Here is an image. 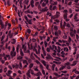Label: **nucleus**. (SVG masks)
<instances>
[{
  "mask_svg": "<svg viewBox=\"0 0 79 79\" xmlns=\"http://www.w3.org/2000/svg\"><path fill=\"white\" fill-rule=\"evenodd\" d=\"M58 34H59V35H61V31L60 30H59L58 31H56L54 33V35L57 37H58V36H59Z\"/></svg>",
  "mask_w": 79,
  "mask_h": 79,
  "instance_id": "obj_6",
  "label": "nucleus"
},
{
  "mask_svg": "<svg viewBox=\"0 0 79 79\" xmlns=\"http://www.w3.org/2000/svg\"><path fill=\"white\" fill-rule=\"evenodd\" d=\"M34 0H32L31 2V4H34Z\"/></svg>",
  "mask_w": 79,
  "mask_h": 79,
  "instance_id": "obj_60",
  "label": "nucleus"
},
{
  "mask_svg": "<svg viewBox=\"0 0 79 79\" xmlns=\"http://www.w3.org/2000/svg\"><path fill=\"white\" fill-rule=\"evenodd\" d=\"M23 64H26L27 65H28L29 64H28V62H27V61L26 60H23Z\"/></svg>",
  "mask_w": 79,
  "mask_h": 79,
  "instance_id": "obj_15",
  "label": "nucleus"
},
{
  "mask_svg": "<svg viewBox=\"0 0 79 79\" xmlns=\"http://www.w3.org/2000/svg\"><path fill=\"white\" fill-rule=\"evenodd\" d=\"M32 42H36V39L35 38H33L32 39Z\"/></svg>",
  "mask_w": 79,
  "mask_h": 79,
  "instance_id": "obj_59",
  "label": "nucleus"
},
{
  "mask_svg": "<svg viewBox=\"0 0 79 79\" xmlns=\"http://www.w3.org/2000/svg\"><path fill=\"white\" fill-rule=\"evenodd\" d=\"M55 45H52V47L51 45L49 46V48H50V49H51V50H54V48H55Z\"/></svg>",
  "mask_w": 79,
  "mask_h": 79,
  "instance_id": "obj_23",
  "label": "nucleus"
},
{
  "mask_svg": "<svg viewBox=\"0 0 79 79\" xmlns=\"http://www.w3.org/2000/svg\"><path fill=\"white\" fill-rule=\"evenodd\" d=\"M38 8L39 10H40V11L41 12H44L45 11H47L48 10L47 9L48 7H45L44 8H43L42 9L41 6L40 4L39 5Z\"/></svg>",
  "mask_w": 79,
  "mask_h": 79,
  "instance_id": "obj_2",
  "label": "nucleus"
},
{
  "mask_svg": "<svg viewBox=\"0 0 79 79\" xmlns=\"http://www.w3.org/2000/svg\"><path fill=\"white\" fill-rule=\"evenodd\" d=\"M19 26L20 28V30L21 31V30H22V27H21V25L19 24Z\"/></svg>",
  "mask_w": 79,
  "mask_h": 79,
  "instance_id": "obj_56",
  "label": "nucleus"
},
{
  "mask_svg": "<svg viewBox=\"0 0 79 79\" xmlns=\"http://www.w3.org/2000/svg\"><path fill=\"white\" fill-rule=\"evenodd\" d=\"M48 57H47V59H51L52 58V57H51V56L50 54H49L48 55Z\"/></svg>",
  "mask_w": 79,
  "mask_h": 79,
  "instance_id": "obj_37",
  "label": "nucleus"
},
{
  "mask_svg": "<svg viewBox=\"0 0 79 79\" xmlns=\"http://www.w3.org/2000/svg\"><path fill=\"white\" fill-rule=\"evenodd\" d=\"M65 26L66 27H71V25H70L69 23H66L65 27Z\"/></svg>",
  "mask_w": 79,
  "mask_h": 79,
  "instance_id": "obj_26",
  "label": "nucleus"
},
{
  "mask_svg": "<svg viewBox=\"0 0 79 79\" xmlns=\"http://www.w3.org/2000/svg\"><path fill=\"white\" fill-rule=\"evenodd\" d=\"M34 66V63H31L30 65H29V68L30 69H29V70L27 71V73H26L27 75V76L29 77L30 78H31V76L30 73H31V74L32 75H35V74L34 73V71L32 69H32V67H33V66Z\"/></svg>",
  "mask_w": 79,
  "mask_h": 79,
  "instance_id": "obj_1",
  "label": "nucleus"
},
{
  "mask_svg": "<svg viewBox=\"0 0 79 79\" xmlns=\"http://www.w3.org/2000/svg\"><path fill=\"white\" fill-rule=\"evenodd\" d=\"M40 68L42 70L43 69V68H44V67H43V65H42V64H40Z\"/></svg>",
  "mask_w": 79,
  "mask_h": 79,
  "instance_id": "obj_32",
  "label": "nucleus"
},
{
  "mask_svg": "<svg viewBox=\"0 0 79 79\" xmlns=\"http://www.w3.org/2000/svg\"><path fill=\"white\" fill-rule=\"evenodd\" d=\"M53 6L52 5H50L49 7V10L51 11L53 10Z\"/></svg>",
  "mask_w": 79,
  "mask_h": 79,
  "instance_id": "obj_38",
  "label": "nucleus"
},
{
  "mask_svg": "<svg viewBox=\"0 0 79 79\" xmlns=\"http://www.w3.org/2000/svg\"><path fill=\"white\" fill-rule=\"evenodd\" d=\"M18 16L20 18H21V15H20V12H19V10H18Z\"/></svg>",
  "mask_w": 79,
  "mask_h": 79,
  "instance_id": "obj_49",
  "label": "nucleus"
},
{
  "mask_svg": "<svg viewBox=\"0 0 79 79\" xmlns=\"http://www.w3.org/2000/svg\"><path fill=\"white\" fill-rule=\"evenodd\" d=\"M42 73L40 72H39L36 74V76H38V77H40V76H42Z\"/></svg>",
  "mask_w": 79,
  "mask_h": 79,
  "instance_id": "obj_17",
  "label": "nucleus"
},
{
  "mask_svg": "<svg viewBox=\"0 0 79 79\" xmlns=\"http://www.w3.org/2000/svg\"><path fill=\"white\" fill-rule=\"evenodd\" d=\"M67 18L68 16H66V15H65L64 16V19H65V21L66 22H68V21H69V19H67Z\"/></svg>",
  "mask_w": 79,
  "mask_h": 79,
  "instance_id": "obj_13",
  "label": "nucleus"
},
{
  "mask_svg": "<svg viewBox=\"0 0 79 79\" xmlns=\"http://www.w3.org/2000/svg\"><path fill=\"white\" fill-rule=\"evenodd\" d=\"M27 22H28L29 24H32V21H31V20H29L28 21H27Z\"/></svg>",
  "mask_w": 79,
  "mask_h": 79,
  "instance_id": "obj_41",
  "label": "nucleus"
},
{
  "mask_svg": "<svg viewBox=\"0 0 79 79\" xmlns=\"http://www.w3.org/2000/svg\"><path fill=\"white\" fill-rule=\"evenodd\" d=\"M7 73L8 74H11V73H12V71H11V70H8L7 71Z\"/></svg>",
  "mask_w": 79,
  "mask_h": 79,
  "instance_id": "obj_45",
  "label": "nucleus"
},
{
  "mask_svg": "<svg viewBox=\"0 0 79 79\" xmlns=\"http://www.w3.org/2000/svg\"><path fill=\"white\" fill-rule=\"evenodd\" d=\"M39 2H36L35 3V5L36 6H38V5H39Z\"/></svg>",
  "mask_w": 79,
  "mask_h": 79,
  "instance_id": "obj_40",
  "label": "nucleus"
},
{
  "mask_svg": "<svg viewBox=\"0 0 79 79\" xmlns=\"http://www.w3.org/2000/svg\"><path fill=\"white\" fill-rule=\"evenodd\" d=\"M47 15H49L50 16H52V14L50 12H47Z\"/></svg>",
  "mask_w": 79,
  "mask_h": 79,
  "instance_id": "obj_35",
  "label": "nucleus"
},
{
  "mask_svg": "<svg viewBox=\"0 0 79 79\" xmlns=\"http://www.w3.org/2000/svg\"><path fill=\"white\" fill-rule=\"evenodd\" d=\"M5 35H3L1 39V42H2L3 40H4V39H5Z\"/></svg>",
  "mask_w": 79,
  "mask_h": 79,
  "instance_id": "obj_24",
  "label": "nucleus"
},
{
  "mask_svg": "<svg viewBox=\"0 0 79 79\" xmlns=\"http://www.w3.org/2000/svg\"><path fill=\"white\" fill-rule=\"evenodd\" d=\"M30 58L32 60H35V58L34 56H33V53H31L30 55Z\"/></svg>",
  "mask_w": 79,
  "mask_h": 79,
  "instance_id": "obj_10",
  "label": "nucleus"
},
{
  "mask_svg": "<svg viewBox=\"0 0 79 79\" xmlns=\"http://www.w3.org/2000/svg\"><path fill=\"white\" fill-rule=\"evenodd\" d=\"M78 62L79 61L77 60L74 61V63L72 64V66H75V65H76V63H78Z\"/></svg>",
  "mask_w": 79,
  "mask_h": 79,
  "instance_id": "obj_19",
  "label": "nucleus"
},
{
  "mask_svg": "<svg viewBox=\"0 0 79 79\" xmlns=\"http://www.w3.org/2000/svg\"><path fill=\"white\" fill-rule=\"evenodd\" d=\"M69 11L70 14H71V13H73V10H72V9H71V8H69Z\"/></svg>",
  "mask_w": 79,
  "mask_h": 79,
  "instance_id": "obj_30",
  "label": "nucleus"
},
{
  "mask_svg": "<svg viewBox=\"0 0 79 79\" xmlns=\"http://www.w3.org/2000/svg\"><path fill=\"white\" fill-rule=\"evenodd\" d=\"M46 68L47 69H48V68H49V65L48 64H47V65H46Z\"/></svg>",
  "mask_w": 79,
  "mask_h": 79,
  "instance_id": "obj_61",
  "label": "nucleus"
},
{
  "mask_svg": "<svg viewBox=\"0 0 79 79\" xmlns=\"http://www.w3.org/2000/svg\"><path fill=\"white\" fill-rule=\"evenodd\" d=\"M66 24V22H64L63 25V21L62 20H61L60 22V28H62V29H65Z\"/></svg>",
  "mask_w": 79,
  "mask_h": 79,
  "instance_id": "obj_5",
  "label": "nucleus"
},
{
  "mask_svg": "<svg viewBox=\"0 0 79 79\" xmlns=\"http://www.w3.org/2000/svg\"><path fill=\"white\" fill-rule=\"evenodd\" d=\"M8 67L10 69H11V70H12V69H13V68H12V67H11V66L10 65H9L8 66Z\"/></svg>",
  "mask_w": 79,
  "mask_h": 79,
  "instance_id": "obj_55",
  "label": "nucleus"
},
{
  "mask_svg": "<svg viewBox=\"0 0 79 79\" xmlns=\"http://www.w3.org/2000/svg\"><path fill=\"white\" fill-rule=\"evenodd\" d=\"M70 35L72 37H75V34L73 32L71 31L70 32Z\"/></svg>",
  "mask_w": 79,
  "mask_h": 79,
  "instance_id": "obj_11",
  "label": "nucleus"
},
{
  "mask_svg": "<svg viewBox=\"0 0 79 79\" xmlns=\"http://www.w3.org/2000/svg\"><path fill=\"white\" fill-rule=\"evenodd\" d=\"M29 63H31L32 62V60L31 59H30L28 60Z\"/></svg>",
  "mask_w": 79,
  "mask_h": 79,
  "instance_id": "obj_53",
  "label": "nucleus"
},
{
  "mask_svg": "<svg viewBox=\"0 0 79 79\" xmlns=\"http://www.w3.org/2000/svg\"><path fill=\"white\" fill-rule=\"evenodd\" d=\"M34 56H35V58H38L39 61H40V59L39 57H38V56H37V55H36L34 53Z\"/></svg>",
  "mask_w": 79,
  "mask_h": 79,
  "instance_id": "obj_25",
  "label": "nucleus"
},
{
  "mask_svg": "<svg viewBox=\"0 0 79 79\" xmlns=\"http://www.w3.org/2000/svg\"><path fill=\"white\" fill-rule=\"evenodd\" d=\"M11 42L12 44H16V39H12Z\"/></svg>",
  "mask_w": 79,
  "mask_h": 79,
  "instance_id": "obj_14",
  "label": "nucleus"
},
{
  "mask_svg": "<svg viewBox=\"0 0 79 79\" xmlns=\"http://www.w3.org/2000/svg\"><path fill=\"white\" fill-rule=\"evenodd\" d=\"M1 44H3V45H4V44H5V40H3L2 41H1Z\"/></svg>",
  "mask_w": 79,
  "mask_h": 79,
  "instance_id": "obj_63",
  "label": "nucleus"
},
{
  "mask_svg": "<svg viewBox=\"0 0 79 79\" xmlns=\"http://www.w3.org/2000/svg\"><path fill=\"white\" fill-rule=\"evenodd\" d=\"M13 68H16V69L18 68V65L16 64L15 65H12Z\"/></svg>",
  "mask_w": 79,
  "mask_h": 79,
  "instance_id": "obj_28",
  "label": "nucleus"
},
{
  "mask_svg": "<svg viewBox=\"0 0 79 79\" xmlns=\"http://www.w3.org/2000/svg\"><path fill=\"white\" fill-rule=\"evenodd\" d=\"M47 50L48 52H50V48H47Z\"/></svg>",
  "mask_w": 79,
  "mask_h": 79,
  "instance_id": "obj_48",
  "label": "nucleus"
},
{
  "mask_svg": "<svg viewBox=\"0 0 79 79\" xmlns=\"http://www.w3.org/2000/svg\"><path fill=\"white\" fill-rule=\"evenodd\" d=\"M34 61L35 62H36V63L37 64H40V62H39L38 60H34Z\"/></svg>",
  "mask_w": 79,
  "mask_h": 79,
  "instance_id": "obj_33",
  "label": "nucleus"
},
{
  "mask_svg": "<svg viewBox=\"0 0 79 79\" xmlns=\"http://www.w3.org/2000/svg\"><path fill=\"white\" fill-rule=\"evenodd\" d=\"M61 54L63 55H65V53L64 52V51H62L60 53Z\"/></svg>",
  "mask_w": 79,
  "mask_h": 79,
  "instance_id": "obj_57",
  "label": "nucleus"
},
{
  "mask_svg": "<svg viewBox=\"0 0 79 79\" xmlns=\"http://www.w3.org/2000/svg\"><path fill=\"white\" fill-rule=\"evenodd\" d=\"M27 16L28 17V18H32V16L30 15L29 14L27 15Z\"/></svg>",
  "mask_w": 79,
  "mask_h": 79,
  "instance_id": "obj_54",
  "label": "nucleus"
},
{
  "mask_svg": "<svg viewBox=\"0 0 79 79\" xmlns=\"http://www.w3.org/2000/svg\"><path fill=\"white\" fill-rule=\"evenodd\" d=\"M27 31L28 34H30V33H31V30L29 28H28L27 30Z\"/></svg>",
  "mask_w": 79,
  "mask_h": 79,
  "instance_id": "obj_29",
  "label": "nucleus"
},
{
  "mask_svg": "<svg viewBox=\"0 0 79 79\" xmlns=\"http://www.w3.org/2000/svg\"><path fill=\"white\" fill-rule=\"evenodd\" d=\"M63 12L65 14H64V16L65 15H66V16L68 15V11L67 10H65L63 11Z\"/></svg>",
  "mask_w": 79,
  "mask_h": 79,
  "instance_id": "obj_12",
  "label": "nucleus"
},
{
  "mask_svg": "<svg viewBox=\"0 0 79 79\" xmlns=\"http://www.w3.org/2000/svg\"><path fill=\"white\" fill-rule=\"evenodd\" d=\"M71 42V38L70 36H69V43H70Z\"/></svg>",
  "mask_w": 79,
  "mask_h": 79,
  "instance_id": "obj_42",
  "label": "nucleus"
},
{
  "mask_svg": "<svg viewBox=\"0 0 79 79\" xmlns=\"http://www.w3.org/2000/svg\"><path fill=\"white\" fill-rule=\"evenodd\" d=\"M42 62L45 66H47V62L45 60H43Z\"/></svg>",
  "mask_w": 79,
  "mask_h": 79,
  "instance_id": "obj_18",
  "label": "nucleus"
},
{
  "mask_svg": "<svg viewBox=\"0 0 79 79\" xmlns=\"http://www.w3.org/2000/svg\"><path fill=\"white\" fill-rule=\"evenodd\" d=\"M60 16V12L57 11L56 12V15L55 16V18H58V17Z\"/></svg>",
  "mask_w": 79,
  "mask_h": 79,
  "instance_id": "obj_16",
  "label": "nucleus"
},
{
  "mask_svg": "<svg viewBox=\"0 0 79 79\" xmlns=\"http://www.w3.org/2000/svg\"><path fill=\"white\" fill-rule=\"evenodd\" d=\"M73 32L74 34H77V31H76V30L74 29L73 30Z\"/></svg>",
  "mask_w": 79,
  "mask_h": 79,
  "instance_id": "obj_51",
  "label": "nucleus"
},
{
  "mask_svg": "<svg viewBox=\"0 0 79 79\" xmlns=\"http://www.w3.org/2000/svg\"><path fill=\"white\" fill-rule=\"evenodd\" d=\"M23 56H19V57L18 58V60H21V59H23Z\"/></svg>",
  "mask_w": 79,
  "mask_h": 79,
  "instance_id": "obj_50",
  "label": "nucleus"
},
{
  "mask_svg": "<svg viewBox=\"0 0 79 79\" xmlns=\"http://www.w3.org/2000/svg\"><path fill=\"white\" fill-rule=\"evenodd\" d=\"M42 73L44 75H45V70L44 69H42Z\"/></svg>",
  "mask_w": 79,
  "mask_h": 79,
  "instance_id": "obj_47",
  "label": "nucleus"
},
{
  "mask_svg": "<svg viewBox=\"0 0 79 79\" xmlns=\"http://www.w3.org/2000/svg\"><path fill=\"white\" fill-rule=\"evenodd\" d=\"M54 75H55L56 77H54L52 78V76L50 75L49 77V78L50 79H58V77H61L60 75H58V74L57 73L54 72L53 73Z\"/></svg>",
  "mask_w": 79,
  "mask_h": 79,
  "instance_id": "obj_3",
  "label": "nucleus"
},
{
  "mask_svg": "<svg viewBox=\"0 0 79 79\" xmlns=\"http://www.w3.org/2000/svg\"><path fill=\"white\" fill-rule=\"evenodd\" d=\"M15 47H13V49H12L13 51H12L10 52V55L12 58H13V57L15 56H16V52H15Z\"/></svg>",
  "mask_w": 79,
  "mask_h": 79,
  "instance_id": "obj_4",
  "label": "nucleus"
},
{
  "mask_svg": "<svg viewBox=\"0 0 79 79\" xmlns=\"http://www.w3.org/2000/svg\"><path fill=\"white\" fill-rule=\"evenodd\" d=\"M43 54L44 56H46V51H43Z\"/></svg>",
  "mask_w": 79,
  "mask_h": 79,
  "instance_id": "obj_64",
  "label": "nucleus"
},
{
  "mask_svg": "<svg viewBox=\"0 0 79 79\" xmlns=\"http://www.w3.org/2000/svg\"><path fill=\"white\" fill-rule=\"evenodd\" d=\"M20 54L21 55V56H24V53L23 52V51L22 50V49H20Z\"/></svg>",
  "mask_w": 79,
  "mask_h": 79,
  "instance_id": "obj_27",
  "label": "nucleus"
},
{
  "mask_svg": "<svg viewBox=\"0 0 79 79\" xmlns=\"http://www.w3.org/2000/svg\"><path fill=\"white\" fill-rule=\"evenodd\" d=\"M44 2H45V4L46 5L48 4L49 1L48 0H44Z\"/></svg>",
  "mask_w": 79,
  "mask_h": 79,
  "instance_id": "obj_31",
  "label": "nucleus"
},
{
  "mask_svg": "<svg viewBox=\"0 0 79 79\" xmlns=\"http://www.w3.org/2000/svg\"><path fill=\"white\" fill-rule=\"evenodd\" d=\"M69 64V62H67L64 64L65 66H63L61 68H60L59 69L60 71H61V70H63L64 68H66V66H68Z\"/></svg>",
  "mask_w": 79,
  "mask_h": 79,
  "instance_id": "obj_7",
  "label": "nucleus"
},
{
  "mask_svg": "<svg viewBox=\"0 0 79 79\" xmlns=\"http://www.w3.org/2000/svg\"><path fill=\"white\" fill-rule=\"evenodd\" d=\"M54 3L53 5H57V3H58V2H57V1H56V2H54Z\"/></svg>",
  "mask_w": 79,
  "mask_h": 79,
  "instance_id": "obj_52",
  "label": "nucleus"
},
{
  "mask_svg": "<svg viewBox=\"0 0 79 79\" xmlns=\"http://www.w3.org/2000/svg\"><path fill=\"white\" fill-rule=\"evenodd\" d=\"M77 16H78V14H76L74 16V19L75 20V21H79V19H77Z\"/></svg>",
  "mask_w": 79,
  "mask_h": 79,
  "instance_id": "obj_8",
  "label": "nucleus"
},
{
  "mask_svg": "<svg viewBox=\"0 0 79 79\" xmlns=\"http://www.w3.org/2000/svg\"><path fill=\"white\" fill-rule=\"evenodd\" d=\"M24 18H25L26 21H28L29 19H28V18H27V17L26 15H24Z\"/></svg>",
  "mask_w": 79,
  "mask_h": 79,
  "instance_id": "obj_34",
  "label": "nucleus"
},
{
  "mask_svg": "<svg viewBox=\"0 0 79 79\" xmlns=\"http://www.w3.org/2000/svg\"><path fill=\"white\" fill-rule=\"evenodd\" d=\"M64 35L63 36V39H66L68 38V35H67L65 33H64Z\"/></svg>",
  "mask_w": 79,
  "mask_h": 79,
  "instance_id": "obj_22",
  "label": "nucleus"
},
{
  "mask_svg": "<svg viewBox=\"0 0 79 79\" xmlns=\"http://www.w3.org/2000/svg\"><path fill=\"white\" fill-rule=\"evenodd\" d=\"M55 21L56 22H54L53 24H57V23H60V20H59L56 19V20H55Z\"/></svg>",
  "mask_w": 79,
  "mask_h": 79,
  "instance_id": "obj_21",
  "label": "nucleus"
},
{
  "mask_svg": "<svg viewBox=\"0 0 79 79\" xmlns=\"http://www.w3.org/2000/svg\"><path fill=\"white\" fill-rule=\"evenodd\" d=\"M56 66V65H55V64H53L52 66L51 69L52 71H55V68Z\"/></svg>",
  "mask_w": 79,
  "mask_h": 79,
  "instance_id": "obj_20",
  "label": "nucleus"
},
{
  "mask_svg": "<svg viewBox=\"0 0 79 79\" xmlns=\"http://www.w3.org/2000/svg\"><path fill=\"white\" fill-rule=\"evenodd\" d=\"M9 35L10 37V39H11V38H12L13 35V33H12L11 34H10Z\"/></svg>",
  "mask_w": 79,
  "mask_h": 79,
  "instance_id": "obj_36",
  "label": "nucleus"
},
{
  "mask_svg": "<svg viewBox=\"0 0 79 79\" xmlns=\"http://www.w3.org/2000/svg\"><path fill=\"white\" fill-rule=\"evenodd\" d=\"M56 8V6H53V8H52V10H55V9Z\"/></svg>",
  "mask_w": 79,
  "mask_h": 79,
  "instance_id": "obj_62",
  "label": "nucleus"
},
{
  "mask_svg": "<svg viewBox=\"0 0 79 79\" xmlns=\"http://www.w3.org/2000/svg\"><path fill=\"white\" fill-rule=\"evenodd\" d=\"M4 73H6L7 71V69L6 67L4 69Z\"/></svg>",
  "mask_w": 79,
  "mask_h": 79,
  "instance_id": "obj_43",
  "label": "nucleus"
},
{
  "mask_svg": "<svg viewBox=\"0 0 79 79\" xmlns=\"http://www.w3.org/2000/svg\"><path fill=\"white\" fill-rule=\"evenodd\" d=\"M0 24L1 26V29H3L5 27V25H3V22L2 20H0Z\"/></svg>",
  "mask_w": 79,
  "mask_h": 79,
  "instance_id": "obj_9",
  "label": "nucleus"
},
{
  "mask_svg": "<svg viewBox=\"0 0 79 79\" xmlns=\"http://www.w3.org/2000/svg\"><path fill=\"white\" fill-rule=\"evenodd\" d=\"M37 67H36L35 68H34V70L35 71H39V70L37 69Z\"/></svg>",
  "mask_w": 79,
  "mask_h": 79,
  "instance_id": "obj_39",
  "label": "nucleus"
},
{
  "mask_svg": "<svg viewBox=\"0 0 79 79\" xmlns=\"http://www.w3.org/2000/svg\"><path fill=\"white\" fill-rule=\"evenodd\" d=\"M46 5L45 3H44V2H43L42 5V6H43V7H45V6H46Z\"/></svg>",
  "mask_w": 79,
  "mask_h": 79,
  "instance_id": "obj_44",
  "label": "nucleus"
},
{
  "mask_svg": "<svg viewBox=\"0 0 79 79\" xmlns=\"http://www.w3.org/2000/svg\"><path fill=\"white\" fill-rule=\"evenodd\" d=\"M13 77L15 78V77H16V76H17V74H16V73H13Z\"/></svg>",
  "mask_w": 79,
  "mask_h": 79,
  "instance_id": "obj_46",
  "label": "nucleus"
},
{
  "mask_svg": "<svg viewBox=\"0 0 79 79\" xmlns=\"http://www.w3.org/2000/svg\"><path fill=\"white\" fill-rule=\"evenodd\" d=\"M74 60V58H71L69 59V61L71 62Z\"/></svg>",
  "mask_w": 79,
  "mask_h": 79,
  "instance_id": "obj_58",
  "label": "nucleus"
}]
</instances>
